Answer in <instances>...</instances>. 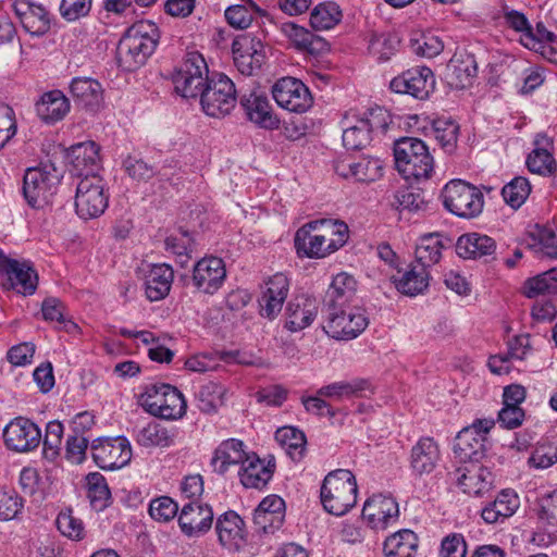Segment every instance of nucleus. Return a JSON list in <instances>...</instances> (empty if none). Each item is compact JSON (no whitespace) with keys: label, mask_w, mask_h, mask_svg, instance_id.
Segmentation results:
<instances>
[{"label":"nucleus","mask_w":557,"mask_h":557,"mask_svg":"<svg viewBox=\"0 0 557 557\" xmlns=\"http://www.w3.org/2000/svg\"><path fill=\"white\" fill-rule=\"evenodd\" d=\"M178 511V505L169 496H160L149 504L150 517L159 522L172 520Z\"/></svg>","instance_id":"62"},{"label":"nucleus","mask_w":557,"mask_h":557,"mask_svg":"<svg viewBox=\"0 0 557 557\" xmlns=\"http://www.w3.org/2000/svg\"><path fill=\"white\" fill-rule=\"evenodd\" d=\"M62 178V171L53 163H40L29 168L23 176L22 193L27 205L38 209L46 206L55 194Z\"/></svg>","instance_id":"5"},{"label":"nucleus","mask_w":557,"mask_h":557,"mask_svg":"<svg viewBox=\"0 0 557 557\" xmlns=\"http://www.w3.org/2000/svg\"><path fill=\"white\" fill-rule=\"evenodd\" d=\"M362 517L373 530H385L397 522L399 517L398 504L394 497L373 495L363 505Z\"/></svg>","instance_id":"17"},{"label":"nucleus","mask_w":557,"mask_h":557,"mask_svg":"<svg viewBox=\"0 0 557 557\" xmlns=\"http://www.w3.org/2000/svg\"><path fill=\"white\" fill-rule=\"evenodd\" d=\"M537 518L549 525H557V488L540 498Z\"/></svg>","instance_id":"64"},{"label":"nucleus","mask_w":557,"mask_h":557,"mask_svg":"<svg viewBox=\"0 0 557 557\" xmlns=\"http://www.w3.org/2000/svg\"><path fill=\"white\" fill-rule=\"evenodd\" d=\"M165 250L180 258L181 264H185L190 258L193 238L187 232L171 235L164 240Z\"/></svg>","instance_id":"61"},{"label":"nucleus","mask_w":557,"mask_h":557,"mask_svg":"<svg viewBox=\"0 0 557 557\" xmlns=\"http://www.w3.org/2000/svg\"><path fill=\"white\" fill-rule=\"evenodd\" d=\"M534 148L527 158V166L530 172L542 176H549L557 170L553 156L554 143L546 134L540 133L533 141Z\"/></svg>","instance_id":"28"},{"label":"nucleus","mask_w":557,"mask_h":557,"mask_svg":"<svg viewBox=\"0 0 557 557\" xmlns=\"http://www.w3.org/2000/svg\"><path fill=\"white\" fill-rule=\"evenodd\" d=\"M441 459L438 444L434 438L421 437L411 448L410 468L414 475L430 474L436 468Z\"/></svg>","instance_id":"29"},{"label":"nucleus","mask_w":557,"mask_h":557,"mask_svg":"<svg viewBox=\"0 0 557 557\" xmlns=\"http://www.w3.org/2000/svg\"><path fill=\"white\" fill-rule=\"evenodd\" d=\"M159 28L152 22L132 25L117 45L119 64L125 71H135L146 63L159 42Z\"/></svg>","instance_id":"2"},{"label":"nucleus","mask_w":557,"mask_h":557,"mask_svg":"<svg viewBox=\"0 0 557 557\" xmlns=\"http://www.w3.org/2000/svg\"><path fill=\"white\" fill-rule=\"evenodd\" d=\"M519 507L518 494L513 490H503L493 502L482 509L481 517L486 523L503 522L513 516Z\"/></svg>","instance_id":"37"},{"label":"nucleus","mask_w":557,"mask_h":557,"mask_svg":"<svg viewBox=\"0 0 557 557\" xmlns=\"http://www.w3.org/2000/svg\"><path fill=\"white\" fill-rule=\"evenodd\" d=\"M139 403L147 412L165 420L182 418L187 408L183 394L175 386L165 383L147 385Z\"/></svg>","instance_id":"6"},{"label":"nucleus","mask_w":557,"mask_h":557,"mask_svg":"<svg viewBox=\"0 0 557 557\" xmlns=\"http://www.w3.org/2000/svg\"><path fill=\"white\" fill-rule=\"evenodd\" d=\"M394 158L397 171L407 180H426L434 168L429 147L419 138L403 137L395 141Z\"/></svg>","instance_id":"4"},{"label":"nucleus","mask_w":557,"mask_h":557,"mask_svg":"<svg viewBox=\"0 0 557 557\" xmlns=\"http://www.w3.org/2000/svg\"><path fill=\"white\" fill-rule=\"evenodd\" d=\"M12 8L18 22L29 35L40 37L49 32L51 18L42 4L29 0H14Z\"/></svg>","instance_id":"20"},{"label":"nucleus","mask_w":557,"mask_h":557,"mask_svg":"<svg viewBox=\"0 0 557 557\" xmlns=\"http://www.w3.org/2000/svg\"><path fill=\"white\" fill-rule=\"evenodd\" d=\"M357 290V282L352 275L342 272L334 276L324 298V307L350 305Z\"/></svg>","instance_id":"40"},{"label":"nucleus","mask_w":557,"mask_h":557,"mask_svg":"<svg viewBox=\"0 0 557 557\" xmlns=\"http://www.w3.org/2000/svg\"><path fill=\"white\" fill-rule=\"evenodd\" d=\"M458 484L469 495L480 496L488 492L492 483V472L481 463H469L458 469Z\"/></svg>","instance_id":"34"},{"label":"nucleus","mask_w":557,"mask_h":557,"mask_svg":"<svg viewBox=\"0 0 557 557\" xmlns=\"http://www.w3.org/2000/svg\"><path fill=\"white\" fill-rule=\"evenodd\" d=\"M215 533L220 545L227 550L237 552L246 544L245 521L234 510L216 518Z\"/></svg>","instance_id":"22"},{"label":"nucleus","mask_w":557,"mask_h":557,"mask_svg":"<svg viewBox=\"0 0 557 557\" xmlns=\"http://www.w3.org/2000/svg\"><path fill=\"white\" fill-rule=\"evenodd\" d=\"M557 463V444L544 441L533 448L528 465L531 468L544 470Z\"/></svg>","instance_id":"55"},{"label":"nucleus","mask_w":557,"mask_h":557,"mask_svg":"<svg viewBox=\"0 0 557 557\" xmlns=\"http://www.w3.org/2000/svg\"><path fill=\"white\" fill-rule=\"evenodd\" d=\"M342 20V11L335 2L317 5L310 14V24L314 29H330Z\"/></svg>","instance_id":"49"},{"label":"nucleus","mask_w":557,"mask_h":557,"mask_svg":"<svg viewBox=\"0 0 557 557\" xmlns=\"http://www.w3.org/2000/svg\"><path fill=\"white\" fill-rule=\"evenodd\" d=\"M368 324V315L361 307L346 305L325 308L323 330L334 339H354L367 329Z\"/></svg>","instance_id":"7"},{"label":"nucleus","mask_w":557,"mask_h":557,"mask_svg":"<svg viewBox=\"0 0 557 557\" xmlns=\"http://www.w3.org/2000/svg\"><path fill=\"white\" fill-rule=\"evenodd\" d=\"M226 276L224 262L221 258L209 257L199 260L193 271L194 286L206 294L215 293Z\"/></svg>","instance_id":"23"},{"label":"nucleus","mask_w":557,"mask_h":557,"mask_svg":"<svg viewBox=\"0 0 557 557\" xmlns=\"http://www.w3.org/2000/svg\"><path fill=\"white\" fill-rule=\"evenodd\" d=\"M63 424L60 421H50L46 426V434L42 440L44 444V456L53 460L60 451L62 437H63Z\"/></svg>","instance_id":"58"},{"label":"nucleus","mask_w":557,"mask_h":557,"mask_svg":"<svg viewBox=\"0 0 557 557\" xmlns=\"http://www.w3.org/2000/svg\"><path fill=\"white\" fill-rule=\"evenodd\" d=\"M55 523L61 534L72 541H82L85 536L83 521L76 518L71 509L61 511L57 517Z\"/></svg>","instance_id":"56"},{"label":"nucleus","mask_w":557,"mask_h":557,"mask_svg":"<svg viewBox=\"0 0 557 557\" xmlns=\"http://www.w3.org/2000/svg\"><path fill=\"white\" fill-rule=\"evenodd\" d=\"M288 292L289 280L284 273L278 272L269 277L259 298L260 315L269 320L275 319L282 311Z\"/></svg>","instance_id":"21"},{"label":"nucleus","mask_w":557,"mask_h":557,"mask_svg":"<svg viewBox=\"0 0 557 557\" xmlns=\"http://www.w3.org/2000/svg\"><path fill=\"white\" fill-rule=\"evenodd\" d=\"M555 40L556 35L548 30L542 22L536 24L535 32L531 27L528 33L520 37V42L525 48L534 51H542L545 49V44L554 42Z\"/></svg>","instance_id":"59"},{"label":"nucleus","mask_w":557,"mask_h":557,"mask_svg":"<svg viewBox=\"0 0 557 557\" xmlns=\"http://www.w3.org/2000/svg\"><path fill=\"white\" fill-rule=\"evenodd\" d=\"M87 480V496L92 508L97 511L106 509L111 499V492L104 476L99 472L89 473Z\"/></svg>","instance_id":"47"},{"label":"nucleus","mask_w":557,"mask_h":557,"mask_svg":"<svg viewBox=\"0 0 557 557\" xmlns=\"http://www.w3.org/2000/svg\"><path fill=\"white\" fill-rule=\"evenodd\" d=\"M177 521L183 534L188 537H199L211 529L213 510L208 504L190 500L183 506Z\"/></svg>","instance_id":"19"},{"label":"nucleus","mask_w":557,"mask_h":557,"mask_svg":"<svg viewBox=\"0 0 557 557\" xmlns=\"http://www.w3.org/2000/svg\"><path fill=\"white\" fill-rule=\"evenodd\" d=\"M240 104L251 122L267 129H275L278 127L280 120L273 113L267 96L250 92L242 97Z\"/></svg>","instance_id":"30"},{"label":"nucleus","mask_w":557,"mask_h":557,"mask_svg":"<svg viewBox=\"0 0 557 557\" xmlns=\"http://www.w3.org/2000/svg\"><path fill=\"white\" fill-rule=\"evenodd\" d=\"M7 447L17 453H26L37 448L41 442L40 429L29 419H13L3 430Z\"/></svg>","instance_id":"16"},{"label":"nucleus","mask_w":557,"mask_h":557,"mask_svg":"<svg viewBox=\"0 0 557 557\" xmlns=\"http://www.w3.org/2000/svg\"><path fill=\"white\" fill-rule=\"evenodd\" d=\"M343 145L349 150H359L366 148L372 140L366 124L358 116L354 124H348L343 131Z\"/></svg>","instance_id":"52"},{"label":"nucleus","mask_w":557,"mask_h":557,"mask_svg":"<svg viewBox=\"0 0 557 557\" xmlns=\"http://www.w3.org/2000/svg\"><path fill=\"white\" fill-rule=\"evenodd\" d=\"M175 429H168L159 422H150L136 430V441L143 447H169L174 444Z\"/></svg>","instance_id":"43"},{"label":"nucleus","mask_w":557,"mask_h":557,"mask_svg":"<svg viewBox=\"0 0 557 557\" xmlns=\"http://www.w3.org/2000/svg\"><path fill=\"white\" fill-rule=\"evenodd\" d=\"M352 178L358 182H374L382 176V162L377 158L361 157L355 161Z\"/></svg>","instance_id":"57"},{"label":"nucleus","mask_w":557,"mask_h":557,"mask_svg":"<svg viewBox=\"0 0 557 557\" xmlns=\"http://www.w3.org/2000/svg\"><path fill=\"white\" fill-rule=\"evenodd\" d=\"M38 116L52 124L64 119L70 111V101L60 90H51L42 95L36 104Z\"/></svg>","instance_id":"39"},{"label":"nucleus","mask_w":557,"mask_h":557,"mask_svg":"<svg viewBox=\"0 0 557 557\" xmlns=\"http://www.w3.org/2000/svg\"><path fill=\"white\" fill-rule=\"evenodd\" d=\"M429 280V271L423 267L413 263L399 278L395 280V285L397 290L401 294L407 296H417L428 288Z\"/></svg>","instance_id":"45"},{"label":"nucleus","mask_w":557,"mask_h":557,"mask_svg":"<svg viewBox=\"0 0 557 557\" xmlns=\"http://www.w3.org/2000/svg\"><path fill=\"white\" fill-rule=\"evenodd\" d=\"M448 83L457 89L470 87L478 74V64L473 54L456 52L447 64Z\"/></svg>","instance_id":"31"},{"label":"nucleus","mask_w":557,"mask_h":557,"mask_svg":"<svg viewBox=\"0 0 557 557\" xmlns=\"http://www.w3.org/2000/svg\"><path fill=\"white\" fill-rule=\"evenodd\" d=\"M232 50L234 63L244 75H252L256 70L261 67L264 61L261 41H255L253 38L248 36L234 40Z\"/></svg>","instance_id":"24"},{"label":"nucleus","mask_w":557,"mask_h":557,"mask_svg":"<svg viewBox=\"0 0 557 557\" xmlns=\"http://www.w3.org/2000/svg\"><path fill=\"white\" fill-rule=\"evenodd\" d=\"M442 198L449 212L466 219L479 215L484 205L480 189L461 180L448 182L443 188Z\"/></svg>","instance_id":"8"},{"label":"nucleus","mask_w":557,"mask_h":557,"mask_svg":"<svg viewBox=\"0 0 557 557\" xmlns=\"http://www.w3.org/2000/svg\"><path fill=\"white\" fill-rule=\"evenodd\" d=\"M90 451L96 465L103 470L121 469L132 459V447L124 436L98 437L91 442Z\"/></svg>","instance_id":"12"},{"label":"nucleus","mask_w":557,"mask_h":557,"mask_svg":"<svg viewBox=\"0 0 557 557\" xmlns=\"http://www.w3.org/2000/svg\"><path fill=\"white\" fill-rule=\"evenodd\" d=\"M458 133L459 125L450 119H436L433 122L434 138L448 153L456 148Z\"/></svg>","instance_id":"51"},{"label":"nucleus","mask_w":557,"mask_h":557,"mask_svg":"<svg viewBox=\"0 0 557 557\" xmlns=\"http://www.w3.org/2000/svg\"><path fill=\"white\" fill-rule=\"evenodd\" d=\"M348 238V226L337 220L322 219L306 223L295 234L297 255L322 259L342 248Z\"/></svg>","instance_id":"1"},{"label":"nucleus","mask_w":557,"mask_h":557,"mask_svg":"<svg viewBox=\"0 0 557 557\" xmlns=\"http://www.w3.org/2000/svg\"><path fill=\"white\" fill-rule=\"evenodd\" d=\"M368 391L371 392L370 383L364 379L356 377L324 385L317 391V394L339 401L345 398L362 396Z\"/></svg>","instance_id":"42"},{"label":"nucleus","mask_w":557,"mask_h":557,"mask_svg":"<svg viewBox=\"0 0 557 557\" xmlns=\"http://www.w3.org/2000/svg\"><path fill=\"white\" fill-rule=\"evenodd\" d=\"M451 240L441 233H428L419 237L416 246V264L425 270L440 262L443 250L449 248Z\"/></svg>","instance_id":"32"},{"label":"nucleus","mask_w":557,"mask_h":557,"mask_svg":"<svg viewBox=\"0 0 557 557\" xmlns=\"http://www.w3.org/2000/svg\"><path fill=\"white\" fill-rule=\"evenodd\" d=\"M70 89L75 102L82 108L90 112L100 109L103 97L99 82L89 77H75L72 79Z\"/></svg>","instance_id":"38"},{"label":"nucleus","mask_w":557,"mask_h":557,"mask_svg":"<svg viewBox=\"0 0 557 557\" xmlns=\"http://www.w3.org/2000/svg\"><path fill=\"white\" fill-rule=\"evenodd\" d=\"M275 440L294 461L302 459L307 444L304 432L294 426H283L275 432Z\"/></svg>","instance_id":"46"},{"label":"nucleus","mask_w":557,"mask_h":557,"mask_svg":"<svg viewBox=\"0 0 557 557\" xmlns=\"http://www.w3.org/2000/svg\"><path fill=\"white\" fill-rule=\"evenodd\" d=\"M208 66L201 54L189 53L187 59L172 74L175 91L183 98L201 95L208 82Z\"/></svg>","instance_id":"9"},{"label":"nucleus","mask_w":557,"mask_h":557,"mask_svg":"<svg viewBox=\"0 0 557 557\" xmlns=\"http://www.w3.org/2000/svg\"><path fill=\"white\" fill-rule=\"evenodd\" d=\"M400 39L395 33L372 34L369 39V51L379 61H387L396 53Z\"/></svg>","instance_id":"48"},{"label":"nucleus","mask_w":557,"mask_h":557,"mask_svg":"<svg viewBox=\"0 0 557 557\" xmlns=\"http://www.w3.org/2000/svg\"><path fill=\"white\" fill-rule=\"evenodd\" d=\"M24 499L15 490L0 488V521L20 519Z\"/></svg>","instance_id":"54"},{"label":"nucleus","mask_w":557,"mask_h":557,"mask_svg":"<svg viewBox=\"0 0 557 557\" xmlns=\"http://www.w3.org/2000/svg\"><path fill=\"white\" fill-rule=\"evenodd\" d=\"M109 205V194L101 176H89L79 180L75 194V209L84 220L102 215Z\"/></svg>","instance_id":"10"},{"label":"nucleus","mask_w":557,"mask_h":557,"mask_svg":"<svg viewBox=\"0 0 557 557\" xmlns=\"http://www.w3.org/2000/svg\"><path fill=\"white\" fill-rule=\"evenodd\" d=\"M357 493V481L352 472L336 469L325 475L320 488V499L329 513L339 517L355 507Z\"/></svg>","instance_id":"3"},{"label":"nucleus","mask_w":557,"mask_h":557,"mask_svg":"<svg viewBox=\"0 0 557 557\" xmlns=\"http://www.w3.org/2000/svg\"><path fill=\"white\" fill-rule=\"evenodd\" d=\"M174 271L166 263L153 264L145 278V294L150 301L164 299L172 287Z\"/></svg>","instance_id":"36"},{"label":"nucleus","mask_w":557,"mask_h":557,"mask_svg":"<svg viewBox=\"0 0 557 557\" xmlns=\"http://www.w3.org/2000/svg\"><path fill=\"white\" fill-rule=\"evenodd\" d=\"M271 91L277 106L293 113H305L313 104L309 88L295 77L285 76L277 79Z\"/></svg>","instance_id":"13"},{"label":"nucleus","mask_w":557,"mask_h":557,"mask_svg":"<svg viewBox=\"0 0 557 557\" xmlns=\"http://www.w3.org/2000/svg\"><path fill=\"white\" fill-rule=\"evenodd\" d=\"M531 193V185L528 178L517 176L506 184L502 189L505 202L513 209L520 208Z\"/></svg>","instance_id":"53"},{"label":"nucleus","mask_w":557,"mask_h":557,"mask_svg":"<svg viewBox=\"0 0 557 557\" xmlns=\"http://www.w3.org/2000/svg\"><path fill=\"white\" fill-rule=\"evenodd\" d=\"M248 454L243 441L227 438L215 448L210 465L215 473L224 475L232 467H240Z\"/></svg>","instance_id":"27"},{"label":"nucleus","mask_w":557,"mask_h":557,"mask_svg":"<svg viewBox=\"0 0 557 557\" xmlns=\"http://www.w3.org/2000/svg\"><path fill=\"white\" fill-rule=\"evenodd\" d=\"M495 251L496 242L485 234L467 233L456 243V252L463 259L493 258Z\"/></svg>","instance_id":"35"},{"label":"nucleus","mask_w":557,"mask_h":557,"mask_svg":"<svg viewBox=\"0 0 557 557\" xmlns=\"http://www.w3.org/2000/svg\"><path fill=\"white\" fill-rule=\"evenodd\" d=\"M282 32L299 50L310 53L327 50V44L324 39L293 22L283 23Z\"/></svg>","instance_id":"41"},{"label":"nucleus","mask_w":557,"mask_h":557,"mask_svg":"<svg viewBox=\"0 0 557 557\" xmlns=\"http://www.w3.org/2000/svg\"><path fill=\"white\" fill-rule=\"evenodd\" d=\"M524 288L525 296L529 298L544 294H557V268L529 278L524 284Z\"/></svg>","instance_id":"50"},{"label":"nucleus","mask_w":557,"mask_h":557,"mask_svg":"<svg viewBox=\"0 0 557 557\" xmlns=\"http://www.w3.org/2000/svg\"><path fill=\"white\" fill-rule=\"evenodd\" d=\"M389 88L396 94L410 95L411 97L425 100L435 89V77L431 69L416 66L394 77Z\"/></svg>","instance_id":"15"},{"label":"nucleus","mask_w":557,"mask_h":557,"mask_svg":"<svg viewBox=\"0 0 557 557\" xmlns=\"http://www.w3.org/2000/svg\"><path fill=\"white\" fill-rule=\"evenodd\" d=\"M410 47L417 55L434 58L443 51L444 44L438 36L422 34L419 38L410 40Z\"/></svg>","instance_id":"60"},{"label":"nucleus","mask_w":557,"mask_h":557,"mask_svg":"<svg viewBox=\"0 0 557 557\" xmlns=\"http://www.w3.org/2000/svg\"><path fill=\"white\" fill-rule=\"evenodd\" d=\"M0 285L5 289L30 296L38 285V274L28 261L10 259L7 256L0 264Z\"/></svg>","instance_id":"14"},{"label":"nucleus","mask_w":557,"mask_h":557,"mask_svg":"<svg viewBox=\"0 0 557 557\" xmlns=\"http://www.w3.org/2000/svg\"><path fill=\"white\" fill-rule=\"evenodd\" d=\"M203 112L212 117H223L231 113L236 104L234 83L224 74L211 78L200 95Z\"/></svg>","instance_id":"11"},{"label":"nucleus","mask_w":557,"mask_h":557,"mask_svg":"<svg viewBox=\"0 0 557 557\" xmlns=\"http://www.w3.org/2000/svg\"><path fill=\"white\" fill-rule=\"evenodd\" d=\"M274 463L265 462L259 456L249 451L238 469V478L246 488H263L272 479Z\"/></svg>","instance_id":"26"},{"label":"nucleus","mask_w":557,"mask_h":557,"mask_svg":"<svg viewBox=\"0 0 557 557\" xmlns=\"http://www.w3.org/2000/svg\"><path fill=\"white\" fill-rule=\"evenodd\" d=\"M533 239L537 243L529 244L530 248H534L535 251H541L549 258H557V234L553 228H539Z\"/></svg>","instance_id":"63"},{"label":"nucleus","mask_w":557,"mask_h":557,"mask_svg":"<svg viewBox=\"0 0 557 557\" xmlns=\"http://www.w3.org/2000/svg\"><path fill=\"white\" fill-rule=\"evenodd\" d=\"M418 548V537L409 529L399 530L384 541L383 552L386 557H413Z\"/></svg>","instance_id":"44"},{"label":"nucleus","mask_w":557,"mask_h":557,"mask_svg":"<svg viewBox=\"0 0 557 557\" xmlns=\"http://www.w3.org/2000/svg\"><path fill=\"white\" fill-rule=\"evenodd\" d=\"M319 312L315 298L299 295L288 302L286 308L285 327L289 332H299L311 325Z\"/></svg>","instance_id":"25"},{"label":"nucleus","mask_w":557,"mask_h":557,"mask_svg":"<svg viewBox=\"0 0 557 557\" xmlns=\"http://www.w3.org/2000/svg\"><path fill=\"white\" fill-rule=\"evenodd\" d=\"M100 148L95 141L73 145L66 154L70 172L77 177L100 176Z\"/></svg>","instance_id":"18"},{"label":"nucleus","mask_w":557,"mask_h":557,"mask_svg":"<svg viewBox=\"0 0 557 557\" xmlns=\"http://www.w3.org/2000/svg\"><path fill=\"white\" fill-rule=\"evenodd\" d=\"M486 442L471 430H461L455 440V456L462 463H480L486 456Z\"/></svg>","instance_id":"33"}]
</instances>
